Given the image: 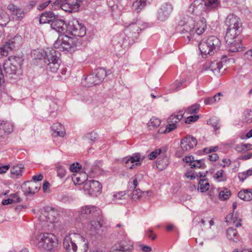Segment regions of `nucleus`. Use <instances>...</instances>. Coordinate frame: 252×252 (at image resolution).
Segmentation results:
<instances>
[{"label":"nucleus","mask_w":252,"mask_h":252,"mask_svg":"<svg viewBox=\"0 0 252 252\" xmlns=\"http://www.w3.org/2000/svg\"><path fill=\"white\" fill-rule=\"evenodd\" d=\"M225 25L227 28L225 40L228 51L231 52L242 51L241 40L238 38L242 29L239 18L234 14H229L226 19Z\"/></svg>","instance_id":"nucleus-1"},{"label":"nucleus","mask_w":252,"mask_h":252,"mask_svg":"<svg viewBox=\"0 0 252 252\" xmlns=\"http://www.w3.org/2000/svg\"><path fill=\"white\" fill-rule=\"evenodd\" d=\"M206 21L204 18H201L197 23L195 27V22L191 17H188L184 20H181L179 23L180 26V32L181 34H186L189 41L202 34L207 28Z\"/></svg>","instance_id":"nucleus-2"},{"label":"nucleus","mask_w":252,"mask_h":252,"mask_svg":"<svg viewBox=\"0 0 252 252\" xmlns=\"http://www.w3.org/2000/svg\"><path fill=\"white\" fill-rule=\"evenodd\" d=\"M63 246L67 252H87L88 242L80 234L71 233L63 238Z\"/></svg>","instance_id":"nucleus-3"},{"label":"nucleus","mask_w":252,"mask_h":252,"mask_svg":"<svg viewBox=\"0 0 252 252\" xmlns=\"http://www.w3.org/2000/svg\"><path fill=\"white\" fill-rule=\"evenodd\" d=\"M40 213L38 220L43 230H51L54 227V223L58 215V212L51 207L46 206L40 209Z\"/></svg>","instance_id":"nucleus-4"},{"label":"nucleus","mask_w":252,"mask_h":252,"mask_svg":"<svg viewBox=\"0 0 252 252\" xmlns=\"http://www.w3.org/2000/svg\"><path fill=\"white\" fill-rule=\"evenodd\" d=\"M31 243L40 248L51 250L57 245L58 240L53 233H40L32 238Z\"/></svg>","instance_id":"nucleus-5"},{"label":"nucleus","mask_w":252,"mask_h":252,"mask_svg":"<svg viewBox=\"0 0 252 252\" xmlns=\"http://www.w3.org/2000/svg\"><path fill=\"white\" fill-rule=\"evenodd\" d=\"M40 54L47 64V69L52 72H57L60 65V53L54 48H47L41 51Z\"/></svg>","instance_id":"nucleus-6"},{"label":"nucleus","mask_w":252,"mask_h":252,"mask_svg":"<svg viewBox=\"0 0 252 252\" xmlns=\"http://www.w3.org/2000/svg\"><path fill=\"white\" fill-rule=\"evenodd\" d=\"M221 44L220 39L211 35L204 38L199 44V49L203 57L207 55H213L219 50Z\"/></svg>","instance_id":"nucleus-7"},{"label":"nucleus","mask_w":252,"mask_h":252,"mask_svg":"<svg viewBox=\"0 0 252 252\" xmlns=\"http://www.w3.org/2000/svg\"><path fill=\"white\" fill-rule=\"evenodd\" d=\"M78 43L76 37H71L63 34L59 36L54 44V47L60 51L72 53L77 50Z\"/></svg>","instance_id":"nucleus-8"},{"label":"nucleus","mask_w":252,"mask_h":252,"mask_svg":"<svg viewBox=\"0 0 252 252\" xmlns=\"http://www.w3.org/2000/svg\"><path fill=\"white\" fill-rule=\"evenodd\" d=\"M107 74L104 68H98L94 73L82 78V85L86 87H90L99 84L106 76Z\"/></svg>","instance_id":"nucleus-9"},{"label":"nucleus","mask_w":252,"mask_h":252,"mask_svg":"<svg viewBox=\"0 0 252 252\" xmlns=\"http://www.w3.org/2000/svg\"><path fill=\"white\" fill-rule=\"evenodd\" d=\"M126 28L125 32L128 38H131L132 42H134L137 39L139 31H141L145 28L144 25L142 24V21L139 20H133L130 23L125 24Z\"/></svg>","instance_id":"nucleus-10"},{"label":"nucleus","mask_w":252,"mask_h":252,"mask_svg":"<svg viewBox=\"0 0 252 252\" xmlns=\"http://www.w3.org/2000/svg\"><path fill=\"white\" fill-rule=\"evenodd\" d=\"M66 32L74 37H82L86 34V29L78 20L73 19L68 24Z\"/></svg>","instance_id":"nucleus-11"},{"label":"nucleus","mask_w":252,"mask_h":252,"mask_svg":"<svg viewBox=\"0 0 252 252\" xmlns=\"http://www.w3.org/2000/svg\"><path fill=\"white\" fill-rule=\"evenodd\" d=\"M82 0H57L53 4L55 7H60L65 11L76 12L79 10Z\"/></svg>","instance_id":"nucleus-12"},{"label":"nucleus","mask_w":252,"mask_h":252,"mask_svg":"<svg viewBox=\"0 0 252 252\" xmlns=\"http://www.w3.org/2000/svg\"><path fill=\"white\" fill-rule=\"evenodd\" d=\"M102 186L97 181L90 180L86 182L84 185V189L87 194L96 196L101 193Z\"/></svg>","instance_id":"nucleus-13"},{"label":"nucleus","mask_w":252,"mask_h":252,"mask_svg":"<svg viewBox=\"0 0 252 252\" xmlns=\"http://www.w3.org/2000/svg\"><path fill=\"white\" fill-rule=\"evenodd\" d=\"M3 68L5 72V76L9 78H12V75H19L21 73V69L20 65H16L14 63L8 60L6 61L3 65Z\"/></svg>","instance_id":"nucleus-14"},{"label":"nucleus","mask_w":252,"mask_h":252,"mask_svg":"<svg viewBox=\"0 0 252 252\" xmlns=\"http://www.w3.org/2000/svg\"><path fill=\"white\" fill-rule=\"evenodd\" d=\"M145 158V156L144 155L139 153H135L128 158H125L123 161L125 162L126 167L133 169L135 165H140L141 162Z\"/></svg>","instance_id":"nucleus-15"},{"label":"nucleus","mask_w":252,"mask_h":252,"mask_svg":"<svg viewBox=\"0 0 252 252\" xmlns=\"http://www.w3.org/2000/svg\"><path fill=\"white\" fill-rule=\"evenodd\" d=\"M25 195H32L37 192L40 188L39 184L32 181L25 182L21 186Z\"/></svg>","instance_id":"nucleus-16"},{"label":"nucleus","mask_w":252,"mask_h":252,"mask_svg":"<svg viewBox=\"0 0 252 252\" xmlns=\"http://www.w3.org/2000/svg\"><path fill=\"white\" fill-rule=\"evenodd\" d=\"M100 213V210L95 206H86L79 212L78 217L80 220L87 219L89 215L96 217Z\"/></svg>","instance_id":"nucleus-17"},{"label":"nucleus","mask_w":252,"mask_h":252,"mask_svg":"<svg viewBox=\"0 0 252 252\" xmlns=\"http://www.w3.org/2000/svg\"><path fill=\"white\" fill-rule=\"evenodd\" d=\"M197 140L190 135H188L181 140V148L183 152H188L197 145Z\"/></svg>","instance_id":"nucleus-18"},{"label":"nucleus","mask_w":252,"mask_h":252,"mask_svg":"<svg viewBox=\"0 0 252 252\" xmlns=\"http://www.w3.org/2000/svg\"><path fill=\"white\" fill-rule=\"evenodd\" d=\"M173 10L172 5L169 3H165L161 5L158 11V19L161 21L166 20L169 16Z\"/></svg>","instance_id":"nucleus-19"},{"label":"nucleus","mask_w":252,"mask_h":252,"mask_svg":"<svg viewBox=\"0 0 252 252\" xmlns=\"http://www.w3.org/2000/svg\"><path fill=\"white\" fill-rule=\"evenodd\" d=\"M50 25L51 28L59 33H64L65 32H67L68 24L67 25L63 20L59 19L58 16Z\"/></svg>","instance_id":"nucleus-20"},{"label":"nucleus","mask_w":252,"mask_h":252,"mask_svg":"<svg viewBox=\"0 0 252 252\" xmlns=\"http://www.w3.org/2000/svg\"><path fill=\"white\" fill-rule=\"evenodd\" d=\"M7 9L16 20H21L25 16L24 10L12 3L7 5Z\"/></svg>","instance_id":"nucleus-21"},{"label":"nucleus","mask_w":252,"mask_h":252,"mask_svg":"<svg viewBox=\"0 0 252 252\" xmlns=\"http://www.w3.org/2000/svg\"><path fill=\"white\" fill-rule=\"evenodd\" d=\"M97 218L91 220L88 225L87 228L90 231L91 235H94L97 231L100 229L102 226L101 217L99 215L96 216Z\"/></svg>","instance_id":"nucleus-22"},{"label":"nucleus","mask_w":252,"mask_h":252,"mask_svg":"<svg viewBox=\"0 0 252 252\" xmlns=\"http://www.w3.org/2000/svg\"><path fill=\"white\" fill-rule=\"evenodd\" d=\"M152 192L151 190L142 191L140 189H133L130 194L131 198L134 201L146 199L148 196H151Z\"/></svg>","instance_id":"nucleus-23"},{"label":"nucleus","mask_w":252,"mask_h":252,"mask_svg":"<svg viewBox=\"0 0 252 252\" xmlns=\"http://www.w3.org/2000/svg\"><path fill=\"white\" fill-rule=\"evenodd\" d=\"M13 129V125L11 122L0 120V137H3L5 135L10 133Z\"/></svg>","instance_id":"nucleus-24"},{"label":"nucleus","mask_w":252,"mask_h":252,"mask_svg":"<svg viewBox=\"0 0 252 252\" xmlns=\"http://www.w3.org/2000/svg\"><path fill=\"white\" fill-rule=\"evenodd\" d=\"M15 38L9 40L0 47V59L8 56L9 52L15 47Z\"/></svg>","instance_id":"nucleus-25"},{"label":"nucleus","mask_w":252,"mask_h":252,"mask_svg":"<svg viewBox=\"0 0 252 252\" xmlns=\"http://www.w3.org/2000/svg\"><path fill=\"white\" fill-rule=\"evenodd\" d=\"M183 160L186 163H189V166L191 168H204L206 166L202 160H194L193 157L192 156L185 157L183 158Z\"/></svg>","instance_id":"nucleus-26"},{"label":"nucleus","mask_w":252,"mask_h":252,"mask_svg":"<svg viewBox=\"0 0 252 252\" xmlns=\"http://www.w3.org/2000/svg\"><path fill=\"white\" fill-rule=\"evenodd\" d=\"M125 243L116 245L114 246L110 252H131L133 248L132 243L129 242L128 244H125Z\"/></svg>","instance_id":"nucleus-27"},{"label":"nucleus","mask_w":252,"mask_h":252,"mask_svg":"<svg viewBox=\"0 0 252 252\" xmlns=\"http://www.w3.org/2000/svg\"><path fill=\"white\" fill-rule=\"evenodd\" d=\"M203 4L201 0H195L189 8V11L194 15L200 14L203 8Z\"/></svg>","instance_id":"nucleus-28"},{"label":"nucleus","mask_w":252,"mask_h":252,"mask_svg":"<svg viewBox=\"0 0 252 252\" xmlns=\"http://www.w3.org/2000/svg\"><path fill=\"white\" fill-rule=\"evenodd\" d=\"M57 16V15L52 11L44 12L40 15L39 23L40 24L51 23Z\"/></svg>","instance_id":"nucleus-29"},{"label":"nucleus","mask_w":252,"mask_h":252,"mask_svg":"<svg viewBox=\"0 0 252 252\" xmlns=\"http://www.w3.org/2000/svg\"><path fill=\"white\" fill-rule=\"evenodd\" d=\"M118 43L123 48H127L130 45L133 44L131 38H128L125 32L121 33L118 39Z\"/></svg>","instance_id":"nucleus-30"},{"label":"nucleus","mask_w":252,"mask_h":252,"mask_svg":"<svg viewBox=\"0 0 252 252\" xmlns=\"http://www.w3.org/2000/svg\"><path fill=\"white\" fill-rule=\"evenodd\" d=\"M24 165L21 164L13 166L10 170L12 178H18L22 176L24 171Z\"/></svg>","instance_id":"nucleus-31"},{"label":"nucleus","mask_w":252,"mask_h":252,"mask_svg":"<svg viewBox=\"0 0 252 252\" xmlns=\"http://www.w3.org/2000/svg\"><path fill=\"white\" fill-rule=\"evenodd\" d=\"M203 4L205 6L206 10H215L220 6V0H204Z\"/></svg>","instance_id":"nucleus-32"},{"label":"nucleus","mask_w":252,"mask_h":252,"mask_svg":"<svg viewBox=\"0 0 252 252\" xmlns=\"http://www.w3.org/2000/svg\"><path fill=\"white\" fill-rule=\"evenodd\" d=\"M51 129L53 131V135L55 137L59 136L63 137L65 133L63 126L59 123L54 124L51 127Z\"/></svg>","instance_id":"nucleus-33"},{"label":"nucleus","mask_w":252,"mask_h":252,"mask_svg":"<svg viewBox=\"0 0 252 252\" xmlns=\"http://www.w3.org/2000/svg\"><path fill=\"white\" fill-rule=\"evenodd\" d=\"M221 67V64L219 63L207 62L202 65V70L204 71L210 69L214 72L217 70H220Z\"/></svg>","instance_id":"nucleus-34"},{"label":"nucleus","mask_w":252,"mask_h":252,"mask_svg":"<svg viewBox=\"0 0 252 252\" xmlns=\"http://www.w3.org/2000/svg\"><path fill=\"white\" fill-rule=\"evenodd\" d=\"M238 197L245 201L252 200V189H245L240 190L238 194Z\"/></svg>","instance_id":"nucleus-35"},{"label":"nucleus","mask_w":252,"mask_h":252,"mask_svg":"<svg viewBox=\"0 0 252 252\" xmlns=\"http://www.w3.org/2000/svg\"><path fill=\"white\" fill-rule=\"evenodd\" d=\"M179 118L176 116L175 115H172L168 119V131H171L174 130L177 127V124L179 122Z\"/></svg>","instance_id":"nucleus-36"},{"label":"nucleus","mask_w":252,"mask_h":252,"mask_svg":"<svg viewBox=\"0 0 252 252\" xmlns=\"http://www.w3.org/2000/svg\"><path fill=\"white\" fill-rule=\"evenodd\" d=\"M227 238L230 241L234 242H237L239 240V237L238 236V232L236 229L232 227H229L226 232Z\"/></svg>","instance_id":"nucleus-37"},{"label":"nucleus","mask_w":252,"mask_h":252,"mask_svg":"<svg viewBox=\"0 0 252 252\" xmlns=\"http://www.w3.org/2000/svg\"><path fill=\"white\" fill-rule=\"evenodd\" d=\"M143 179V176L142 174H137L132 178V181L129 182L130 188L132 189H135L139 182H141Z\"/></svg>","instance_id":"nucleus-38"},{"label":"nucleus","mask_w":252,"mask_h":252,"mask_svg":"<svg viewBox=\"0 0 252 252\" xmlns=\"http://www.w3.org/2000/svg\"><path fill=\"white\" fill-rule=\"evenodd\" d=\"M146 5L144 1L141 0H137L133 3L132 8L133 11L139 12Z\"/></svg>","instance_id":"nucleus-39"},{"label":"nucleus","mask_w":252,"mask_h":252,"mask_svg":"<svg viewBox=\"0 0 252 252\" xmlns=\"http://www.w3.org/2000/svg\"><path fill=\"white\" fill-rule=\"evenodd\" d=\"M207 124L211 125L215 131L218 129L220 126V121L216 117H212L211 118L207 121Z\"/></svg>","instance_id":"nucleus-40"},{"label":"nucleus","mask_w":252,"mask_h":252,"mask_svg":"<svg viewBox=\"0 0 252 252\" xmlns=\"http://www.w3.org/2000/svg\"><path fill=\"white\" fill-rule=\"evenodd\" d=\"M160 120L156 117H152L148 123V127L150 129H154L160 125Z\"/></svg>","instance_id":"nucleus-41"},{"label":"nucleus","mask_w":252,"mask_h":252,"mask_svg":"<svg viewBox=\"0 0 252 252\" xmlns=\"http://www.w3.org/2000/svg\"><path fill=\"white\" fill-rule=\"evenodd\" d=\"M198 184L201 192H204L209 189L210 185L206 179H200Z\"/></svg>","instance_id":"nucleus-42"},{"label":"nucleus","mask_w":252,"mask_h":252,"mask_svg":"<svg viewBox=\"0 0 252 252\" xmlns=\"http://www.w3.org/2000/svg\"><path fill=\"white\" fill-rule=\"evenodd\" d=\"M9 21V15L4 10H0V24L6 25Z\"/></svg>","instance_id":"nucleus-43"},{"label":"nucleus","mask_w":252,"mask_h":252,"mask_svg":"<svg viewBox=\"0 0 252 252\" xmlns=\"http://www.w3.org/2000/svg\"><path fill=\"white\" fill-rule=\"evenodd\" d=\"M128 193V191H119L118 192L114 193L113 195V199L115 201H119L126 199V195Z\"/></svg>","instance_id":"nucleus-44"},{"label":"nucleus","mask_w":252,"mask_h":252,"mask_svg":"<svg viewBox=\"0 0 252 252\" xmlns=\"http://www.w3.org/2000/svg\"><path fill=\"white\" fill-rule=\"evenodd\" d=\"M231 195V192L227 189H224L219 193V197L222 200H225L229 198Z\"/></svg>","instance_id":"nucleus-45"},{"label":"nucleus","mask_w":252,"mask_h":252,"mask_svg":"<svg viewBox=\"0 0 252 252\" xmlns=\"http://www.w3.org/2000/svg\"><path fill=\"white\" fill-rule=\"evenodd\" d=\"M243 120L248 124L252 122V111L251 110H247L245 111Z\"/></svg>","instance_id":"nucleus-46"},{"label":"nucleus","mask_w":252,"mask_h":252,"mask_svg":"<svg viewBox=\"0 0 252 252\" xmlns=\"http://www.w3.org/2000/svg\"><path fill=\"white\" fill-rule=\"evenodd\" d=\"M199 108L200 105L199 104H195L194 105H192L190 107H188L187 109L185 111L189 114H194L197 113Z\"/></svg>","instance_id":"nucleus-47"},{"label":"nucleus","mask_w":252,"mask_h":252,"mask_svg":"<svg viewBox=\"0 0 252 252\" xmlns=\"http://www.w3.org/2000/svg\"><path fill=\"white\" fill-rule=\"evenodd\" d=\"M57 172L58 176L61 178H63L66 173V170L63 166L57 167Z\"/></svg>","instance_id":"nucleus-48"},{"label":"nucleus","mask_w":252,"mask_h":252,"mask_svg":"<svg viewBox=\"0 0 252 252\" xmlns=\"http://www.w3.org/2000/svg\"><path fill=\"white\" fill-rule=\"evenodd\" d=\"M80 174H76L72 178L73 181L75 184L80 185L84 183L85 181V177L84 178L82 179V177H80Z\"/></svg>","instance_id":"nucleus-49"},{"label":"nucleus","mask_w":252,"mask_h":252,"mask_svg":"<svg viewBox=\"0 0 252 252\" xmlns=\"http://www.w3.org/2000/svg\"><path fill=\"white\" fill-rule=\"evenodd\" d=\"M224 171L220 170L215 174V178L219 180V181H225L226 180V177L223 176Z\"/></svg>","instance_id":"nucleus-50"},{"label":"nucleus","mask_w":252,"mask_h":252,"mask_svg":"<svg viewBox=\"0 0 252 252\" xmlns=\"http://www.w3.org/2000/svg\"><path fill=\"white\" fill-rule=\"evenodd\" d=\"M161 152L160 149H158L155 151L152 152L148 155V158L150 160H153L155 159L158 155H159Z\"/></svg>","instance_id":"nucleus-51"},{"label":"nucleus","mask_w":252,"mask_h":252,"mask_svg":"<svg viewBox=\"0 0 252 252\" xmlns=\"http://www.w3.org/2000/svg\"><path fill=\"white\" fill-rule=\"evenodd\" d=\"M186 176L187 178H189L191 180L194 179L195 178L196 176L199 177V178H202L203 177H205V176H203L202 173L201 172H199L198 173H187L186 174Z\"/></svg>","instance_id":"nucleus-52"},{"label":"nucleus","mask_w":252,"mask_h":252,"mask_svg":"<svg viewBox=\"0 0 252 252\" xmlns=\"http://www.w3.org/2000/svg\"><path fill=\"white\" fill-rule=\"evenodd\" d=\"M198 119H199L198 115H192V116H190L186 119V120L185 121V123L186 124H190L191 122H194L196 121Z\"/></svg>","instance_id":"nucleus-53"},{"label":"nucleus","mask_w":252,"mask_h":252,"mask_svg":"<svg viewBox=\"0 0 252 252\" xmlns=\"http://www.w3.org/2000/svg\"><path fill=\"white\" fill-rule=\"evenodd\" d=\"M9 198L13 200L14 203H19L21 201V199L17 193L11 194Z\"/></svg>","instance_id":"nucleus-54"},{"label":"nucleus","mask_w":252,"mask_h":252,"mask_svg":"<svg viewBox=\"0 0 252 252\" xmlns=\"http://www.w3.org/2000/svg\"><path fill=\"white\" fill-rule=\"evenodd\" d=\"M86 137L90 141L93 142L96 140L97 138V134L95 132L88 133L86 135Z\"/></svg>","instance_id":"nucleus-55"},{"label":"nucleus","mask_w":252,"mask_h":252,"mask_svg":"<svg viewBox=\"0 0 252 252\" xmlns=\"http://www.w3.org/2000/svg\"><path fill=\"white\" fill-rule=\"evenodd\" d=\"M51 1L50 0H47L46 1H45L44 2H42L40 4H39L37 6V9L39 10H42L44 8H45L50 3Z\"/></svg>","instance_id":"nucleus-56"},{"label":"nucleus","mask_w":252,"mask_h":252,"mask_svg":"<svg viewBox=\"0 0 252 252\" xmlns=\"http://www.w3.org/2000/svg\"><path fill=\"white\" fill-rule=\"evenodd\" d=\"M167 158H164L163 160H160L159 158H158V160H157V165H158V168H160L159 166L161 165H162V168H164V167H165L167 165Z\"/></svg>","instance_id":"nucleus-57"},{"label":"nucleus","mask_w":252,"mask_h":252,"mask_svg":"<svg viewBox=\"0 0 252 252\" xmlns=\"http://www.w3.org/2000/svg\"><path fill=\"white\" fill-rule=\"evenodd\" d=\"M70 170L72 172H77L79 171L80 169V167L79 166V163H77L76 164L73 163L69 167Z\"/></svg>","instance_id":"nucleus-58"},{"label":"nucleus","mask_w":252,"mask_h":252,"mask_svg":"<svg viewBox=\"0 0 252 252\" xmlns=\"http://www.w3.org/2000/svg\"><path fill=\"white\" fill-rule=\"evenodd\" d=\"M244 58L250 61H252V48L248 51L244 55Z\"/></svg>","instance_id":"nucleus-59"},{"label":"nucleus","mask_w":252,"mask_h":252,"mask_svg":"<svg viewBox=\"0 0 252 252\" xmlns=\"http://www.w3.org/2000/svg\"><path fill=\"white\" fill-rule=\"evenodd\" d=\"M82 101L84 102L87 103V104H90L92 102L93 99H92V97L86 95H84L83 96Z\"/></svg>","instance_id":"nucleus-60"},{"label":"nucleus","mask_w":252,"mask_h":252,"mask_svg":"<svg viewBox=\"0 0 252 252\" xmlns=\"http://www.w3.org/2000/svg\"><path fill=\"white\" fill-rule=\"evenodd\" d=\"M219 158V156L216 153H212L208 156V159L212 161H215L217 160Z\"/></svg>","instance_id":"nucleus-61"},{"label":"nucleus","mask_w":252,"mask_h":252,"mask_svg":"<svg viewBox=\"0 0 252 252\" xmlns=\"http://www.w3.org/2000/svg\"><path fill=\"white\" fill-rule=\"evenodd\" d=\"M235 150L238 152H245L244 144H238L236 146Z\"/></svg>","instance_id":"nucleus-62"},{"label":"nucleus","mask_w":252,"mask_h":252,"mask_svg":"<svg viewBox=\"0 0 252 252\" xmlns=\"http://www.w3.org/2000/svg\"><path fill=\"white\" fill-rule=\"evenodd\" d=\"M43 178V176L42 174H40L39 175H34L32 177V179L33 180L32 181L35 182L36 181H40L42 180Z\"/></svg>","instance_id":"nucleus-63"},{"label":"nucleus","mask_w":252,"mask_h":252,"mask_svg":"<svg viewBox=\"0 0 252 252\" xmlns=\"http://www.w3.org/2000/svg\"><path fill=\"white\" fill-rule=\"evenodd\" d=\"M183 82L180 81H176L175 83L174 84V86L175 87V88L174 89V90L175 91H177L181 89V86L182 85Z\"/></svg>","instance_id":"nucleus-64"}]
</instances>
